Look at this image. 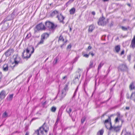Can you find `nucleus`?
<instances>
[{"instance_id": "obj_40", "label": "nucleus", "mask_w": 135, "mask_h": 135, "mask_svg": "<svg viewBox=\"0 0 135 135\" xmlns=\"http://www.w3.org/2000/svg\"><path fill=\"white\" fill-rule=\"evenodd\" d=\"M122 28L123 30H124V31L126 30L127 29L126 28L124 27H123V26L122 27Z\"/></svg>"}, {"instance_id": "obj_15", "label": "nucleus", "mask_w": 135, "mask_h": 135, "mask_svg": "<svg viewBox=\"0 0 135 135\" xmlns=\"http://www.w3.org/2000/svg\"><path fill=\"white\" fill-rule=\"evenodd\" d=\"M6 96V93L4 90H2L0 93V98H4Z\"/></svg>"}, {"instance_id": "obj_10", "label": "nucleus", "mask_w": 135, "mask_h": 135, "mask_svg": "<svg viewBox=\"0 0 135 135\" xmlns=\"http://www.w3.org/2000/svg\"><path fill=\"white\" fill-rule=\"evenodd\" d=\"M14 52L13 49H8L5 52V54L6 57H9Z\"/></svg>"}, {"instance_id": "obj_21", "label": "nucleus", "mask_w": 135, "mask_h": 135, "mask_svg": "<svg viewBox=\"0 0 135 135\" xmlns=\"http://www.w3.org/2000/svg\"><path fill=\"white\" fill-rule=\"evenodd\" d=\"M115 50L117 53H118L120 50V46L119 45L116 46L115 47Z\"/></svg>"}, {"instance_id": "obj_20", "label": "nucleus", "mask_w": 135, "mask_h": 135, "mask_svg": "<svg viewBox=\"0 0 135 135\" xmlns=\"http://www.w3.org/2000/svg\"><path fill=\"white\" fill-rule=\"evenodd\" d=\"M104 131L103 129H102L99 130L97 133V135H103Z\"/></svg>"}, {"instance_id": "obj_63", "label": "nucleus", "mask_w": 135, "mask_h": 135, "mask_svg": "<svg viewBox=\"0 0 135 135\" xmlns=\"http://www.w3.org/2000/svg\"><path fill=\"white\" fill-rule=\"evenodd\" d=\"M112 90V89H111L110 90V91H111V90Z\"/></svg>"}, {"instance_id": "obj_4", "label": "nucleus", "mask_w": 135, "mask_h": 135, "mask_svg": "<svg viewBox=\"0 0 135 135\" xmlns=\"http://www.w3.org/2000/svg\"><path fill=\"white\" fill-rule=\"evenodd\" d=\"M108 22V20L103 17H100L98 22V25L104 26Z\"/></svg>"}, {"instance_id": "obj_48", "label": "nucleus", "mask_w": 135, "mask_h": 135, "mask_svg": "<svg viewBox=\"0 0 135 135\" xmlns=\"http://www.w3.org/2000/svg\"><path fill=\"white\" fill-rule=\"evenodd\" d=\"M129 107H126V109L127 110H129Z\"/></svg>"}, {"instance_id": "obj_9", "label": "nucleus", "mask_w": 135, "mask_h": 135, "mask_svg": "<svg viewBox=\"0 0 135 135\" xmlns=\"http://www.w3.org/2000/svg\"><path fill=\"white\" fill-rule=\"evenodd\" d=\"M56 17L57 18L58 20L60 22L62 23H64V20L65 19V17L61 13H60L59 15H57V16Z\"/></svg>"}, {"instance_id": "obj_33", "label": "nucleus", "mask_w": 135, "mask_h": 135, "mask_svg": "<svg viewBox=\"0 0 135 135\" xmlns=\"http://www.w3.org/2000/svg\"><path fill=\"white\" fill-rule=\"evenodd\" d=\"M126 98L128 99H131V96H129V94L127 93L126 95Z\"/></svg>"}, {"instance_id": "obj_46", "label": "nucleus", "mask_w": 135, "mask_h": 135, "mask_svg": "<svg viewBox=\"0 0 135 135\" xmlns=\"http://www.w3.org/2000/svg\"><path fill=\"white\" fill-rule=\"evenodd\" d=\"M74 0H69L68 2V3L69 2H72L74 1Z\"/></svg>"}, {"instance_id": "obj_13", "label": "nucleus", "mask_w": 135, "mask_h": 135, "mask_svg": "<svg viewBox=\"0 0 135 135\" xmlns=\"http://www.w3.org/2000/svg\"><path fill=\"white\" fill-rule=\"evenodd\" d=\"M49 34L47 32L43 33L41 35V38L44 40L47 38L49 36Z\"/></svg>"}, {"instance_id": "obj_49", "label": "nucleus", "mask_w": 135, "mask_h": 135, "mask_svg": "<svg viewBox=\"0 0 135 135\" xmlns=\"http://www.w3.org/2000/svg\"><path fill=\"white\" fill-rule=\"evenodd\" d=\"M2 75V72H1L0 71V77H1Z\"/></svg>"}, {"instance_id": "obj_23", "label": "nucleus", "mask_w": 135, "mask_h": 135, "mask_svg": "<svg viewBox=\"0 0 135 135\" xmlns=\"http://www.w3.org/2000/svg\"><path fill=\"white\" fill-rule=\"evenodd\" d=\"M95 65H94V62L93 60H91L90 61L89 65V68L91 69L94 67Z\"/></svg>"}, {"instance_id": "obj_26", "label": "nucleus", "mask_w": 135, "mask_h": 135, "mask_svg": "<svg viewBox=\"0 0 135 135\" xmlns=\"http://www.w3.org/2000/svg\"><path fill=\"white\" fill-rule=\"evenodd\" d=\"M104 63L102 62H101L98 65V71H99L101 68L103 66Z\"/></svg>"}, {"instance_id": "obj_41", "label": "nucleus", "mask_w": 135, "mask_h": 135, "mask_svg": "<svg viewBox=\"0 0 135 135\" xmlns=\"http://www.w3.org/2000/svg\"><path fill=\"white\" fill-rule=\"evenodd\" d=\"M38 119V118H33L31 120V121H30V122H32L33 120H36V119Z\"/></svg>"}, {"instance_id": "obj_3", "label": "nucleus", "mask_w": 135, "mask_h": 135, "mask_svg": "<svg viewBox=\"0 0 135 135\" xmlns=\"http://www.w3.org/2000/svg\"><path fill=\"white\" fill-rule=\"evenodd\" d=\"M46 28L54 30L57 27V25L55 23L49 20L46 21L45 23Z\"/></svg>"}, {"instance_id": "obj_14", "label": "nucleus", "mask_w": 135, "mask_h": 135, "mask_svg": "<svg viewBox=\"0 0 135 135\" xmlns=\"http://www.w3.org/2000/svg\"><path fill=\"white\" fill-rule=\"evenodd\" d=\"M130 47L133 49L135 47V35L134 36L132 41Z\"/></svg>"}, {"instance_id": "obj_19", "label": "nucleus", "mask_w": 135, "mask_h": 135, "mask_svg": "<svg viewBox=\"0 0 135 135\" xmlns=\"http://www.w3.org/2000/svg\"><path fill=\"white\" fill-rule=\"evenodd\" d=\"M72 109L70 107H68L66 109V111L68 113L69 115L70 116V113L72 112Z\"/></svg>"}, {"instance_id": "obj_6", "label": "nucleus", "mask_w": 135, "mask_h": 135, "mask_svg": "<svg viewBox=\"0 0 135 135\" xmlns=\"http://www.w3.org/2000/svg\"><path fill=\"white\" fill-rule=\"evenodd\" d=\"M21 59L18 54L16 55L14 59V61L12 63V65H13V68L17 66L20 62Z\"/></svg>"}, {"instance_id": "obj_31", "label": "nucleus", "mask_w": 135, "mask_h": 135, "mask_svg": "<svg viewBox=\"0 0 135 135\" xmlns=\"http://www.w3.org/2000/svg\"><path fill=\"white\" fill-rule=\"evenodd\" d=\"M68 85L66 84L65 85V87L64 88V90L65 91H66L67 90H68Z\"/></svg>"}, {"instance_id": "obj_34", "label": "nucleus", "mask_w": 135, "mask_h": 135, "mask_svg": "<svg viewBox=\"0 0 135 135\" xmlns=\"http://www.w3.org/2000/svg\"><path fill=\"white\" fill-rule=\"evenodd\" d=\"M85 120V117L83 118L81 120V122L82 123H83Z\"/></svg>"}, {"instance_id": "obj_56", "label": "nucleus", "mask_w": 135, "mask_h": 135, "mask_svg": "<svg viewBox=\"0 0 135 135\" xmlns=\"http://www.w3.org/2000/svg\"><path fill=\"white\" fill-rule=\"evenodd\" d=\"M64 44H63L62 45H61V47H62V46H63L64 45Z\"/></svg>"}, {"instance_id": "obj_50", "label": "nucleus", "mask_w": 135, "mask_h": 135, "mask_svg": "<svg viewBox=\"0 0 135 135\" xmlns=\"http://www.w3.org/2000/svg\"><path fill=\"white\" fill-rule=\"evenodd\" d=\"M46 103V101H45V102H44L43 103H42V105H44Z\"/></svg>"}, {"instance_id": "obj_54", "label": "nucleus", "mask_w": 135, "mask_h": 135, "mask_svg": "<svg viewBox=\"0 0 135 135\" xmlns=\"http://www.w3.org/2000/svg\"><path fill=\"white\" fill-rule=\"evenodd\" d=\"M107 115L105 114H104V115H103V116H102V117H105V116H107Z\"/></svg>"}, {"instance_id": "obj_62", "label": "nucleus", "mask_w": 135, "mask_h": 135, "mask_svg": "<svg viewBox=\"0 0 135 135\" xmlns=\"http://www.w3.org/2000/svg\"><path fill=\"white\" fill-rule=\"evenodd\" d=\"M134 68H135V65H134Z\"/></svg>"}, {"instance_id": "obj_44", "label": "nucleus", "mask_w": 135, "mask_h": 135, "mask_svg": "<svg viewBox=\"0 0 135 135\" xmlns=\"http://www.w3.org/2000/svg\"><path fill=\"white\" fill-rule=\"evenodd\" d=\"M55 64H56L57 62L58 61V59L57 58H56L55 59Z\"/></svg>"}, {"instance_id": "obj_58", "label": "nucleus", "mask_w": 135, "mask_h": 135, "mask_svg": "<svg viewBox=\"0 0 135 135\" xmlns=\"http://www.w3.org/2000/svg\"><path fill=\"white\" fill-rule=\"evenodd\" d=\"M128 5L129 6H130V4H128Z\"/></svg>"}, {"instance_id": "obj_28", "label": "nucleus", "mask_w": 135, "mask_h": 135, "mask_svg": "<svg viewBox=\"0 0 135 135\" xmlns=\"http://www.w3.org/2000/svg\"><path fill=\"white\" fill-rule=\"evenodd\" d=\"M121 120L122 119H120V118L119 119V118H116L114 120V122L116 124L119 123V120H120L121 121Z\"/></svg>"}, {"instance_id": "obj_60", "label": "nucleus", "mask_w": 135, "mask_h": 135, "mask_svg": "<svg viewBox=\"0 0 135 135\" xmlns=\"http://www.w3.org/2000/svg\"><path fill=\"white\" fill-rule=\"evenodd\" d=\"M48 59V58H47L46 59V60H47Z\"/></svg>"}, {"instance_id": "obj_42", "label": "nucleus", "mask_w": 135, "mask_h": 135, "mask_svg": "<svg viewBox=\"0 0 135 135\" xmlns=\"http://www.w3.org/2000/svg\"><path fill=\"white\" fill-rule=\"evenodd\" d=\"M90 54L92 57L94 55V54L93 53L91 52H89V55Z\"/></svg>"}, {"instance_id": "obj_47", "label": "nucleus", "mask_w": 135, "mask_h": 135, "mask_svg": "<svg viewBox=\"0 0 135 135\" xmlns=\"http://www.w3.org/2000/svg\"><path fill=\"white\" fill-rule=\"evenodd\" d=\"M88 49L89 50H90L91 49V47L90 46H89L88 47Z\"/></svg>"}, {"instance_id": "obj_22", "label": "nucleus", "mask_w": 135, "mask_h": 135, "mask_svg": "<svg viewBox=\"0 0 135 135\" xmlns=\"http://www.w3.org/2000/svg\"><path fill=\"white\" fill-rule=\"evenodd\" d=\"M94 29V27L93 25H91L89 26V28L88 29V31L89 32H91Z\"/></svg>"}, {"instance_id": "obj_37", "label": "nucleus", "mask_w": 135, "mask_h": 135, "mask_svg": "<svg viewBox=\"0 0 135 135\" xmlns=\"http://www.w3.org/2000/svg\"><path fill=\"white\" fill-rule=\"evenodd\" d=\"M127 59L129 61H130L131 60V55H129L127 56Z\"/></svg>"}, {"instance_id": "obj_11", "label": "nucleus", "mask_w": 135, "mask_h": 135, "mask_svg": "<svg viewBox=\"0 0 135 135\" xmlns=\"http://www.w3.org/2000/svg\"><path fill=\"white\" fill-rule=\"evenodd\" d=\"M109 119H110V117L108 116V119L105 120L104 122V123L105 125V126L106 127L107 129H110V128H109L108 127V126H109L110 124V122H109Z\"/></svg>"}, {"instance_id": "obj_32", "label": "nucleus", "mask_w": 135, "mask_h": 135, "mask_svg": "<svg viewBox=\"0 0 135 135\" xmlns=\"http://www.w3.org/2000/svg\"><path fill=\"white\" fill-rule=\"evenodd\" d=\"M117 117L116 118H119V119L120 118L121 116L119 112H117Z\"/></svg>"}, {"instance_id": "obj_36", "label": "nucleus", "mask_w": 135, "mask_h": 135, "mask_svg": "<svg viewBox=\"0 0 135 135\" xmlns=\"http://www.w3.org/2000/svg\"><path fill=\"white\" fill-rule=\"evenodd\" d=\"M13 94H12L9 95V99H10V100H12L13 97Z\"/></svg>"}, {"instance_id": "obj_27", "label": "nucleus", "mask_w": 135, "mask_h": 135, "mask_svg": "<svg viewBox=\"0 0 135 135\" xmlns=\"http://www.w3.org/2000/svg\"><path fill=\"white\" fill-rule=\"evenodd\" d=\"M60 41H64V39L61 35L59 37L58 40V42H59Z\"/></svg>"}, {"instance_id": "obj_2", "label": "nucleus", "mask_w": 135, "mask_h": 135, "mask_svg": "<svg viewBox=\"0 0 135 135\" xmlns=\"http://www.w3.org/2000/svg\"><path fill=\"white\" fill-rule=\"evenodd\" d=\"M34 51V47L31 46H29L24 50L22 53V57L23 59H27L30 57Z\"/></svg>"}, {"instance_id": "obj_17", "label": "nucleus", "mask_w": 135, "mask_h": 135, "mask_svg": "<svg viewBox=\"0 0 135 135\" xmlns=\"http://www.w3.org/2000/svg\"><path fill=\"white\" fill-rule=\"evenodd\" d=\"M75 11L76 9L74 7L72 8L69 10L70 14V15H73L75 13Z\"/></svg>"}, {"instance_id": "obj_45", "label": "nucleus", "mask_w": 135, "mask_h": 135, "mask_svg": "<svg viewBox=\"0 0 135 135\" xmlns=\"http://www.w3.org/2000/svg\"><path fill=\"white\" fill-rule=\"evenodd\" d=\"M92 14L94 16L95 15V13L94 11H92L91 12Z\"/></svg>"}, {"instance_id": "obj_57", "label": "nucleus", "mask_w": 135, "mask_h": 135, "mask_svg": "<svg viewBox=\"0 0 135 135\" xmlns=\"http://www.w3.org/2000/svg\"><path fill=\"white\" fill-rule=\"evenodd\" d=\"M71 30V28H70V31Z\"/></svg>"}, {"instance_id": "obj_35", "label": "nucleus", "mask_w": 135, "mask_h": 135, "mask_svg": "<svg viewBox=\"0 0 135 135\" xmlns=\"http://www.w3.org/2000/svg\"><path fill=\"white\" fill-rule=\"evenodd\" d=\"M124 135H131L130 132L126 131Z\"/></svg>"}, {"instance_id": "obj_12", "label": "nucleus", "mask_w": 135, "mask_h": 135, "mask_svg": "<svg viewBox=\"0 0 135 135\" xmlns=\"http://www.w3.org/2000/svg\"><path fill=\"white\" fill-rule=\"evenodd\" d=\"M59 11L57 10H55L52 12L50 14V16L53 17L56 15H59Z\"/></svg>"}, {"instance_id": "obj_52", "label": "nucleus", "mask_w": 135, "mask_h": 135, "mask_svg": "<svg viewBox=\"0 0 135 135\" xmlns=\"http://www.w3.org/2000/svg\"><path fill=\"white\" fill-rule=\"evenodd\" d=\"M104 2H107L109 1V0H103Z\"/></svg>"}, {"instance_id": "obj_43", "label": "nucleus", "mask_w": 135, "mask_h": 135, "mask_svg": "<svg viewBox=\"0 0 135 135\" xmlns=\"http://www.w3.org/2000/svg\"><path fill=\"white\" fill-rule=\"evenodd\" d=\"M124 50H123V51H122L121 53L120 54V55H122L124 53Z\"/></svg>"}, {"instance_id": "obj_39", "label": "nucleus", "mask_w": 135, "mask_h": 135, "mask_svg": "<svg viewBox=\"0 0 135 135\" xmlns=\"http://www.w3.org/2000/svg\"><path fill=\"white\" fill-rule=\"evenodd\" d=\"M71 45L70 44L68 45L67 47V49H71Z\"/></svg>"}, {"instance_id": "obj_59", "label": "nucleus", "mask_w": 135, "mask_h": 135, "mask_svg": "<svg viewBox=\"0 0 135 135\" xmlns=\"http://www.w3.org/2000/svg\"><path fill=\"white\" fill-rule=\"evenodd\" d=\"M28 36V35H27V36H26V38L27 37V36Z\"/></svg>"}, {"instance_id": "obj_38", "label": "nucleus", "mask_w": 135, "mask_h": 135, "mask_svg": "<svg viewBox=\"0 0 135 135\" xmlns=\"http://www.w3.org/2000/svg\"><path fill=\"white\" fill-rule=\"evenodd\" d=\"M89 54H85L83 55V56L86 58H88L89 57Z\"/></svg>"}, {"instance_id": "obj_51", "label": "nucleus", "mask_w": 135, "mask_h": 135, "mask_svg": "<svg viewBox=\"0 0 135 135\" xmlns=\"http://www.w3.org/2000/svg\"><path fill=\"white\" fill-rule=\"evenodd\" d=\"M67 77V76H65L64 77H63L62 78V79H65V78H66Z\"/></svg>"}, {"instance_id": "obj_24", "label": "nucleus", "mask_w": 135, "mask_h": 135, "mask_svg": "<svg viewBox=\"0 0 135 135\" xmlns=\"http://www.w3.org/2000/svg\"><path fill=\"white\" fill-rule=\"evenodd\" d=\"M44 40L42 38H41L40 41H39L37 44V46H38L40 45L43 44L44 42Z\"/></svg>"}, {"instance_id": "obj_61", "label": "nucleus", "mask_w": 135, "mask_h": 135, "mask_svg": "<svg viewBox=\"0 0 135 135\" xmlns=\"http://www.w3.org/2000/svg\"><path fill=\"white\" fill-rule=\"evenodd\" d=\"M67 41H66L65 42L66 43Z\"/></svg>"}, {"instance_id": "obj_30", "label": "nucleus", "mask_w": 135, "mask_h": 135, "mask_svg": "<svg viewBox=\"0 0 135 135\" xmlns=\"http://www.w3.org/2000/svg\"><path fill=\"white\" fill-rule=\"evenodd\" d=\"M8 116V114L6 112H5L3 114L2 117L4 118H6Z\"/></svg>"}, {"instance_id": "obj_5", "label": "nucleus", "mask_w": 135, "mask_h": 135, "mask_svg": "<svg viewBox=\"0 0 135 135\" xmlns=\"http://www.w3.org/2000/svg\"><path fill=\"white\" fill-rule=\"evenodd\" d=\"M123 120H121V125L117 126H112L111 123L110 122V130L116 132H118L120 130V128L122 127L123 123L124 122Z\"/></svg>"}, {"instance_id": "obj_64", "label": "nucleus", "mask_w": 135, "mask_h": 135, "mask_svg": "<svg viewBox=\"0 0 135 135\" xmlns=\"http://www.w3.org/2000/svg\"><path fill=\"white\" fill-rule=\"evenodd\" d=\"M63 93V92H62V94Z\"/></svg>"}, {"instance_id": "obj_18", "label": "nucleus", "mask_w": 135, "mask_h": 135, "mask_svg": "<svg viewBox=\"0 0 135 135\" xmlns=\"http://www.w3.org/2000/svg\"><path fill=\"white\" fill-rule=\"evenodd\" d=\"M131 99L135 102V91L131 94Z\"/></svg>"}, {"instance_id": "obj_25", "label": "nucleus", "mask_w": 135, "mask_h": 135, "mask_svg": "<svg viewBox=\"0 0 135 135\" xmlns=\"http://www.w3.org/2000/svg\"><path fill=\"white\" fill-rule=\"evenodd\" d=\"M129 88L131 90H133L135 89V87L133 83H132L131 84L129 85Z\"/></svg>"}, {"instance_id": "obj_1", "label": "nucleus", "mask_w": 135, "mask_h": 135, "mask_svg": "<svg viewBox=\"0 0 135 135\" xmlns=\"http://www.w3.org/2000/svg\"><path fill=\"white\" fill-rule=\"evenodd\" d=\"M49 130V127L46 122L35 131L37 135H47Z\"/></svg>"}, {"instance_id": "obj_7", "label": "nucleus", "mask_w": 135, "mask_h": 135, "mask_svg": "<svg viewBox=\"0 0 135 135\" xmlns=\"http://www.w3.org/2000/svg\"><path fill=\"white\" fill-rule=\"evenodd\" d=\"M36 28L38 31L44 30L46 29V27L45 25L42 23H40L36 26Z\"/></svg>"}, {"instance_id": "obj_53", "label": "nucleus", "mask_w": 135, "mask_h": 135, "mask_svg": "<svg viewBox=\"0 0 135 135\" xmlns=\"http://www.w3.org/2000/svg\"><path fill=\"white\" fill-rule=\"evenodd\" d=\"M29 133L28 132H27L26 133L25 135H28Z\"/></svg>"}, {"instance_id": "obj_16", "label": "nucleus", "mask_w": 135, "mask_h": 135, "mask_svg": "<svg viewBox=\"0 0 135 135\" xmlns=\"http://www.w3.org/2000/svg\"><path fill=\"white\" fill-rule=\"evenodd\" d=\"M8 65L7 64H5L3 67V70L4 71H7L8 70Z\"/></svg>"}, {"instance_id": "obj_55", "label": "nucleus", "mask_w": 135, "mask_h": 135, "mask_svg": "<svg viewBox=\"0 0 135 135\" xmlns=\"http://www.w3.org/2000/svg\"><path fill=\"white\" fill-rule=\"evenodd\" d=\"M37 30H35V32H35V33H36V32H37Z\"/></svg>"}, {"instance_id": "obj_8", "label": "nucleus", "mask_w": 135, "mask_h": 135, "mask_svg": "<svg viewBox=\"0 0 135 135\" xmlns=\"http://www.w3.org/2000/svg\"><path fill=\"white\" fill-rule=\"evenodd\" d=\"M119 71H127V67L126 65L122 64L120 65L118 67Z\"/></svg>"}, {"instance_id": "obj_29", "label": "nucleus", "mask_w": 135, "mask_h": 135, "mask_svg": "<svg viewBox=\"0 0 135 135\" xmlns=\"http://www.w3.org/2000/svg\"><path fill=\"white\" fill-rule=\"evenodd\" d=\"M51 111L53 112H55L56 110V108L54 107H52L51 108Z\"/></svg>"}]
</instances>
